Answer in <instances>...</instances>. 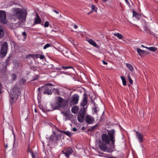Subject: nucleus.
<instances>
[{"label": "nucleus", "instance_id": "nucleus-16", "mask_svg": "<svg viewBox=\"0 0 158 158\" xmlns=\"http://www.w3.org/2000/svg\"><path fill=\"white\" fill-rule=\"evenodd\" d=\"M35 22L33 24V25H35L36 24H40V23L41 20L38 15L36 14V16L35 19Z\"/></svg>", "mask_w": 158, "mask_h": 158}, {"label": "nucleus", "instance_id": "nucleus-59", "mask_svg": "<svg viewBox=\"0 0 158 158\" xmlns=\"http://www.w3.org/2000/svg\"><path fill=\"white\" fill-rule=\"evenodd\" d=\"M84 129H85V127H82V128H81V129H82V130H84Z\"/></svg>", "mask_w": 158, "mask_h": 158}, {"label": "nucleus", "instance_id": "nucleus-33", "mask_svg": "<svg viewBox=\"0 0 158 158\" xmlns=\"http://www.w3.org/2000/svg\"><path fill=\"white\" fill-rule=\"evenodd\" d=\"M12 79L13 81L15 80L17 76L16 75L14 74H12L11 75Z\"/></svg>", "mask_w": 158, "mask_h": 158}, {"label": "nucleus", "instance_id": "nucleus-21", "mask_svg": "<svg viewBox=\"0 0 158 158\" xmlns=\"http://www.w3.org/2000/svg\"><path fill=\"white\" fill-rule=\"evenodd\" d=\"M4 35V28L0 25V38H2Z\"/></svg>", "mask_w": 158, "mask_h": 158}, {"label": "nucleus", "instance_id": "nucleus-58", "mask_svg": "<svg viewBox=\"0 0 158 158\" xmlns=\"http://www.w3.org/2000/svg\"><path fill=\"white\" fill-rule=\"evenodd\" d=\"M107 0H102V1L104 2H106Z\"/></svg>", "mask_w": 158, "mask_h": 158}, {"label": "nucleus", "instance_id": "nucleus-61", "mask_svg": "<svg viewBox=\"0 0 158 158\" xmlns=\"http://www.w3.org/2000/svg\"><path fill=\"white\" fill-rule=\"evenodd\" d=\"M34 111H35V112H37V110L35 109V110H34Z\"/></svg>", "mask_w": 158, "mask_h": 158}, {"label": "nucleus", "instance_id": "nucleus-28", "mask_svg": "<svg viewBox=\"0 0 158 158\" xmlns=\"http://www.w3.org/2000/svg\"><path fill=\"white\" fill-rule=\"evenodd\" d=\"M157 48L155 47H150L148 48V49L150 51L154 52L156 51Z\"/></svg>", "mask_w": 158, "mask_h": 158}, {"label": "nucleus", "instance_id": "nucleus-42", "mask_svg": "<svg viewBox=\"0 0 158 158\" xmlns=\"http://www.w3.org/2000/svg\"><path fill=\"white\" fill-rule=\"evenodd\" d=\"M39 58H40V59H43L45 58L44 56L43 55L39 54Z\"/></svg>", "mask_w": 158, "mask_h": 158}, {"label": "nucleus", "instance_id": "nucleus-2", "mask_svg": "<svg viewBox=\"0 0 158 158\" xmlns=\"http://www.w3.org/2000/svg\"><path fill=\"white\" fill-rule=\"evenodd\" d=\"M43 89V93L44 94L51 95L53 92V86L51 84H46L44 86L38 88L39 93H41Z\"/></svg>", "mask_w": 158, "mask_h": 158}, {"label": "nucleus", "instance_id": "nucleus-15", "mask_svg": "<svg viewBox=\"0 0 158 158\" xmlns=\"http://www.w3.org/2000/svg\"><path fill=\"white\" fill-rule=\"evenodd\" d=\"M136 136L137 137L138 139L139 140L140 143H141L143 141V136L141 132H139L138 131H136Z\"/></svg>", "mask_w": 158, "mask_h": 158}, {"label": "nucleus", "instance_id": "nucleus-31", "mask_svg": "<svg viewBox=\"0 0 158 158\" xmlns=\"http://www.w3.org/2000/svg\"><path fill=\"white\" fill-rule=\"evenodd\" d=\"M39 77V76L38 75H35L33 77V78L31 80V81H35L38 79Z\"/></svg>", "mask_w": 158, "mask_h": 158}, {"label": "nucleus", "instance_id": "nucleus-49", "mask_svg": "<svg viewBox=\"0 0 158 158\" xmlns=\"http://www.w3.org/2000/svg\"><path fill=\"white\" fill-rule=\"evenodd\" d=\"M78 27L76 25H74V28L75 29H77Z\"/></svg>", "mask_w": 158, "mask_h": 158}, {"label": "nucleus", "instance_id": "nucleus-26", "mask_svg": "<svg viewBox=\"0 0 158 158\" xmlns=\"http://www.w3.org/2000/svg\"><path fill=\"white\" fill-rule=\"evenodd\" d=\"M113 35L114 36H117L119 39H122L123 37V35L118 33H114Z\"/></svg>", "mask_w": 158, "mask_h": 158}, {"label": "nucleus", "instance_id": "nucleus-37", "mask_svg": "<svg viewBox=\"0 0 158 158\" xmlns=\"http://www.w3.org/2000/svg\"><path fill=\"white\" fill-rule=\"evenodd\" d=\"M51 46V44H47L46 45H44V49H46L47 48L50 47Z\"/></svg>", "mask_w": 158, "mask_h": 158}, {"label": "nucleus", "instance_id": "nucleus-44", "mask_svg": "<svg viewBox=\"0 0 158 158\" xmlns=\"http://www.w3.org/2000/svg\"><path fill=\"white\" fill-rule=\"evenodd\" d=\"M39 54H35L34 55V56L36 58H39Z\"/></svg>", "mask_w": 158, "mask_h": 158}, {"label": "nucleus", "instance_id": "nucleus-62", "mask_svg": "<svg viewBox=\"0 0 158 158\" xmlns=\"http://www.w3.org/2000/svg\"><path fill=\"white\" fill-rule=\"evenodd\" d=\"M141 46L142 47H143V48L145 47V46H144L143 45H142Z\"/></svg>", "mask_w": 158, "mask_h": 158}, {"label": "nucleus", "instance_id": "nucleus-13", "mask_svg": "<svg viewBox=\"0 0 158 158\" xmlns=\"http://www.w3.org/2000/svg\"><path fill=\"white\" fill-rule=\"evenodd\" d=\"M137 50L138 53L141 56L145 55L147 54H148V53H147L145 51L141 50L140 48H137Z\"/></svg>", "mask_w": 158, "mask_h": 158}, {"label": "nucleus", "instance_id": "nucleus-5", "mask_svg": "<svg viewBox=\"0 0 158 158\" xmlns=\"http://www.w3.org/2000/svg\"><path fill=\"white\" fill-rule=\"evenodd\" d=\"M8 49V44L7 42L3 43L0 51V56L2 57H4L6 55Z\"/></svg>", "mask_w": 158, "mask_h": 158}, {"label": "nucleus", "instance_id": "nucleus-22", "mask_svg": "<svg viewBox=\"0 0 158 158\" xmlns=\"http://www.w3.org/2000/svg\"><path fill=\"white\" fill-rule=\"evenodd\" d=\"M89 43L95 47H98V46L95 42L92 40L90 39L88 40Z\"/></svg>", "mask_w": 158, "mask_h": 158}, {"label": "nucleus", "instance_id": "nucleus-46", "mask_svg": "<svg viewBox=\"0 0 158 158\" xmlns=\"http://www.w3.org/2000/svg\"><path fill=\"white\" fill-rule=\"evenodd\" d=\"M77 129L75 128V127H73V131H77Z\"/></svg>", "mask_w": 158, "mask_h": 158}, {"label": "nucleus", "instance_id": "nucleus-27", "mask_svg": "<svg viewBox=\"0 0 158 158\" xmlns=\"http://www.w3.org/2000/svg\"><path fill=\"white\" fill-rule=\"evenodd\" d=\"M121 78L122 80L123 84V85L124 86H126L127 85V83L125 77H124L122 76L121 77Z\"/></svg>", "mask_w": 158, "mask_h": 158}, {"label": "nucleus", "instance_id": "nucleus-24", "mask_svg": "<svg viewBox=\"0 0 158 158\" xmlns=\"http://www.w3.org/2000/svg\"><path fill=\"white\" fill-rule=\"evenodd\" d=\"M85 107H82L81 109L80 110L79 114L83 115H85Z\"/></svg>", "mask_w": 158, "mask_h": 158}, {"label": "nucleus", "instance_id": "nucleus-55", "mask_svg": "<svg viewBox=\"0 0 158 158\" xmlns=\"http://www.w3.org/2000/svg\"><path fill=\"white\" fill-rule=\"evenodd\" d=\"M32 156L33 158H35L34 154L33 153H32Z\"/></svg>", "mask_w": 158, "mask_h": 158}, {"label": "nucleus", "instance_id": "nucleus-3", "mask_svg": "<svg viewBox=\"0 0 158 158\" xmlns=\"http://www.w3.org/2000/svg\"><path fill=\"white\" fill-rule=\"evenodd\" d=\"M15 14L12 17L15 19L18 18L21 21H25L26 15L23 14V11L19 8H15L14 10Z\"/></svg>", "mask_w": 158, "mask_h": 158}, {"label": "nucleus", "instance_id": "nucleus-39", "mask_svg": "<svg viewBox=\"0 0 158 158\" xmlns=\"http://www.w3.org/2000/svg\"><path fill=\"white\" fill-rule=\"evenodd\" d=\"M49 25V23L48 21H46L45 22L44 24V27H48Z\"/></svg>", "mask_w": 158, "mask_h": 158}, {"label": "nucleus", "instance_id": "nucleus-29", "mask_svg": "<svg viewBox=\"0 0 158 158\" xmlns=\"http://www.w3.org/2000/svg\"><path fill=\"white\" fill-rule=\"evenodd\" d=\"M142 30L144 31H145L146 32H148V28L145 26L142 27Z\"/></svg>", "mask_w": 158, "mask_h": 158}, {"label": "nucleus", "instance_id": "nucleus-7", "mask_svg": "<svg viewBox=\"0 0 158 158\" xmlns=\"http://www.w3.org/2000/svg\"><path fill=\"white\" fill-rule=\"evenodd\" d=\"M79 96L77 94L73 95L69 101V104L70 106L76 104L78 103L79 100Z\"/></svg>", "mask_w": 158, "mask_h": 158}, {"label": "nucleus", "instance_id": "nucleus-23", "mask_svg": "<svg viewBox=\"0 0 158 158\" xmlns=\"http://www.w3.org/2000/svg\"><path fill=\"white\" fill-rule=\"evenodd\" d=\"M126 66L130 71H133L134 70V68L131 64L128 63H126Z\"/></svg>", "mask_w": 158, "mask_h": 158}, {"label": "nucleus", "instance_id": "nucleus-12", "mask_svg": "<svg viewBox=\"0 0 158 158\" xmlns=\"http://www.w3.org/2000/svg\"><path fill=\"white\" fill-rule=\"evenodd\" d=\"M66 152L64 153V154L67 158H69V155L72 154L73 152V150L70 147H68L66 150Z\"/></svg>", "mask_w": 158, "mask_h": 158}, {"label": "nucleus", "instance_id": "nucleus-48", "mask_svg": "<svg viewBox=\"0 0 158 158\" xmlns=\"http://www.w3.org/2000/svg\"><path fill=\"white\" fill-rule=\"evenodd\" d=\"M10 130L12 132L13 134H14V136H15V134L14 133V130H13V128H12Z\"/></svg>", "mask_w": 158, "mask_h": 158}, {"label": "nucleus", "instance_id": "nucleus-34", "mask_svg": "<svg viewBox=\"0 0 158 158\" xmlns=\"http://www.w3.org/2000/svg\"><path fill=\"white\" fill-rule=\"evenodd\" d=\"M26 82V80L23 78H22V79H21L20 81V83L22 84H24Z\"/></svg>", "mask_w": 158, "mask_h": 158}, {"label": "nucleus", "instance_id": "nucleus-56", "mask_svg": "<svg viewBox=\"0 0 158 158\" xmlns=\"http://www.w3.org/2000/svg\"><path fill=\"white\" fill-rule=\"evenodd\" d=\"M87 131H88V132H89V131H91V130H90V128H89V129H88V130H87Z\"/></svg>", "mask_w": 158, "mask_h": 158}, {"label": "nucleus", "instance_id": "nucleus-8", "mask_svg": "<svg viewBox=\"0 0 158 158\" xmlns=\"http://www.w3.org/2000/svg\"><path fill=\"white\" fill-rule=\"evenodd\" d=\"M0 22L5 24L7 23L6 19V13L4 11L0 10Z\"/></svg>", "mask_w": 158, "mask_h": 158}, {"label": "nucleus", "instance_id": "nucleus-1", "mask_svg": "<svg viewBox=\"0 0 158 158\" xmlns=\"http://www.w3.org/2000/svg\"><path fill=\"white\" fill-rule=\"evenodd\" d=\"M108 135L106 134H103L102 135L101 138L102 140L106 144H108L110 141L111 142L113 146L114 145L115 141L114 136L115 135V131L114 129L107 131Z\"/></svg>", "mask_w": 158, "mask_h": 158}, {"label": "nucleus", "instance_id": "nucleus-57", "mask_svg": "<svg viewBox=\"0 0 158 158\" xmlns=\"http://www.w3.org/2000/svg\"><path fill=\"white\" fill-rule=\"evenodd\" d=\"M57 69L58 70H60L62 69L61 68H57Z\"/></svg>", "mask_w": 158, "mask_h": 158}, {"label": "nucleus", "instance_id": "nucleus-50", "mask_svg": "<svg viewBox=\"0 0 158 158\" xmlns=\"http://www.w3.org/2000/svg\"><path fill=\"white\" fill-rule=\"evenodd\" d=\"M136 13L134 11H133V16H135L136 15Z\"/></svg>", "mask_w": 158, "mask_h": 158}, {"label": "nucleus", "instance_id": "nucleus-18", "mask_svg": "<svg viewBox=\"0 0 158 158\" xmlns=\"http://www.w3.org/2000/svg\"><path fill=\"white\" fill-rule=\"evenodd\" d=\"M10 102L11 104H13L14 102L16 101L18 98H15V95H13L12 94L10 95Z\"/></svg>", "mask_w": 158, "mask_h": 158}, {"label": "nucleus", "instance_id": "nucleus-6", "mask_svg": "<svg viewBox=\"0 0 158 158\" xmlns=\"http://www.w3.org/2000/svg\"><path fill=\"white\" fill-rule=\"evenodd\" d=\"M99 148L103 152L109 153H111L113 151L111 148H108L106 144L103 142H102L100 143L99 145Z\"/></svg>", "mask_w": 158, "mask_h": 158}, {"label": "nucleus", "instance_id": "nucleus-4", "mask_svg": "<svg viewBox=\"0 0 158 158\" xmlns=\"http://www.w3.org/2000/svg\"><path fill=\"white\" fill-rule=\"evenodd\" d=\"M57 102L52 105V107L54 110L59 109L65 104V100L62 99L60 97H57Z\"/></svg>", "mask_w": 158, "mask_h": 158}, {"label": "nucleus", "instance_id": "nucleus-45", "mask_svg": "<svg viewBox=\"0 0 158 158\" xmlns=\"http://www.w3.org/2000/svg\"><path fill=\"white\" fill-rule=\"evenodd\" d=\"M94 112L96 113V114H97V109L95 108H94Z\"/></svg>", "mask_w": 158, "mask_h": 158}, {"label": "nucleus", "instance_id": "nucleus-43", "mask_svg": "<svg viewBox=\"0 0 158 158\" xmlns=\"http://www.w3.org/2000/svg\"><path fill=\"white\" fill-rule=\"evenodd\" d=\"M22 35H23L25 37H24V38L25 39L26 38V37L27 36V33L25 31H24L22 33Z\"/></svg>", "mask_w": 158, "mask_h": 158}, {"label": "nucleus", "instance_id": "nucleus-38", "mask_svg": "<svg viewBox=\"0 0 158 158\" xmlns=\"http://www.w3.org/2000/svg\"><path fill=\"white\" fill-rule=\"evenodd\" d=\"M63 133L68 136H70L71 135L70 132L68 131H64L63 132Z\"/></svg>", "mask_w": 158, "mask_h": 158}, {"label": "nucleus", "instance_id": "nucleus-52", "mask_svg": "<svg viewBox=\"0 0 158 158\" xmlns=\"http://www.w3.org/2000/svg\"><path fill=\"white\" fill-rule=\"evenodd\" d=\"M54 11L57 14H58L59 13L56 10H54Z\"/></svg>", "mask_w": 158, "mask_h": 158}, {"label": "nucleus", "instance_id": "nucleus-41", "mask_svg": "<svg viewBox=\"0 0 158 158\" xmlns=\"http://www.w3.org/2000/svg\"><path fill=\"white\" fill-rule=\"evenodd\" d=\"M109 155H108V154H104V156L106 157H108V158H116L115 157H113V156L109 157V156H108Z\"/></svg>", "mask_w": 158, "mask_h": 158}, {"label": "nucleus", "instance_id": "nucleus-47", "mask_svg": "<svg viewBox=\"0 0 158 158\" xmlns=\"http://www.w3.org/2000/svg\"><path fill=\"white\" fill-rule=\"evenodd\" d=\"M102 62H103V64H107V63L106 62L104 61H103Z\"/></svg>", "mask_w": 158, "mask_h": 158}, {"label": "nucleus", "instance_id": "nucleus-35", "mask_svg": "<svg viewBox=\"0 0 158 158\" xmlns=\"http://www.w3.org/2000/svg\"><path fill=\"white\" fill-rule=\"evenodd\" d=\"M62 68H64L65 69H74V68L72 66H62L61 67Z\"/></svg>", "mask_w": 158, "mask_h": 158}, {"label": "nucleus", "instance_id": "nucleus-60", "mask_svg": "<svg viewBox=\"0 0 158 158\" xmlns=\"http://www.w3.org/2000/svg\"><path fill=\"white\" fill-rule=\"evenodd\" d=\"M2 86L1 84L0 85V88H1V90H2Z\"/></svg>", "mask_w": 158, "mask_h": 158}, {"label": "nucleus", "instance_id": "nucleus-54", "mask_svg": "<svg viewBox=\"0 0 158 158\" xmlns=\"http://www.w3.org/2000/svg\"><path fill=\"white\" fill-rule=\"evenodd\" d=\"M5 148H7V147H8V145H7V144H5Z\"/></svg>", "mask_w": 158, "mask_h": 158}, {"label": "nucleus", "instance_id": "nucleus-32", "mask_svg": "<svg viewBox=\"0 0 158 158\" xmlns=\"http://www.w3.org/2000/svg\"><path fill=\"white\" fill-rule=\"evenodd\" d=\"M98 124H97L96 125H95V126H92V127L90 129L91 130V132H92L94 130V129H95V128L97 127L98 126Z\"/></svg>", "mask_w": 158, "mask_h": 158}, {"label": "nucleus", "instance_id": "nucleus-64", "mask_svg": "<svg viewBox=\"0 0 158 158\" xmlns=\"http://www.w3.org/2000/svg\"><path fill=\"white\" fill-rule=\"evenodd\" d=\"M92 12H91V11L89 13H88V15L89 14H90Z\"/></svg>", "mask_w": 158, "mask_h": 158}, {"label": "nucleus", "instance_id": "nucleus-63", "mask_svg": "<svg viewBox=\"0 0 158 158\" xmlns=\"http://www.w3.org/2000/svg\"><path fill=\"white\" fill-rule=\"evenodd\" d=\"M65 152H64L63 151H62V153H63L64 154V153H65Z\"/></svg>", "mask_w": 158, "mask_h": 158}, {"label": "nucleus", "instance_id": "nucleus-20", "mask_svg": "<svg viewBox=\"0 0 158 158\" xmlns=\"http://www.w3.org/2000/svg\"><path fill=\"white\" fill-rule=\"evenodd\" d=\"M78 107L77 106H75L73 107L71 109L72 112L74 114L77 113L78 112Z\"/></svg>", "mask_w": 158, "mask_h": 158}, {"label": "nucleus", "instance_id": "nucleus-25", "mask_svg": "<svg viewBox=\"0 0 158 158\" xmlns=\"http://www.w3.org/2000/svg\"><path fill=\"white\" fill-rule=\"evenodd\" d=\"M63 54L65 56L68 58H70L72 55L70 51H66L65 53L63 52Z\"/></svg>", "mask_w": 158, "mask_h": 158}, {"label": "nucleus", "instance_id": "nucleus-17", "mask_svg": "<svg viewBox=\"0 0 158 158\" xmlns=\"http://www.w3.org/2000/svg\"><path fill=\"white\" fill-rule=\"evenodd\" d=\"M85 115L79 114L77 117V119L78 121L81 123H82L84 120Z\"/></svg>", "mask_w": 158, "mask_h": 158}, {"label": "nucleus", "instance_id": "nucleus-30", "mask_svg": "<svg viewBox=\"0 0 158 158\" xmlns=\"http://www.w3.org/2000/svg\"><path fill=\"white\" fill-rule=\"evenodd\" d=\"M53 92H54L55 94H56L57 95H59L60 93L59 90L56 89H54L53 87Z\"/></svg>", "mask_w": 158, "mask_h": 158}, {"label": "nucleus", "instance_id": "nucleus-9", "mask_svg": "<svg viewBox=\"0 0 158 158\" xmlns=\"http://www.w3.org/2000/svg\"><path fill=\"white\" fill-rule=\"evenodd\" d=\"M20 90L19 88L17 87H15L13 89V91L12 94L14 95H15V98H18L20 94Z\"/></svg>", "mask_w": 158, "mask_h": 158}, {"label": "nucleus", "instance_id": "nucleus-19", "mask_svg": "<svg viewBox=\"0 0 158 158\" xmlns=\"http://www.w3.org/2000/svg\"><path fill=\"white\" fill-rule=\"evenodd\" d=\"M62 113H63L64 116L65 117V120H68L70 119L72 117V116L70 115L69 114L66 112H62Z\"/></svg>", "mask_w": 158, "mask_h": 158}, {"label": "nucleus", "instance_id": "nucleus-14", "mask_svg": "<svg viewBox=\"0 0 158 158\" xmlns=\"http://www.w3.org/2000/svg\"><path fill=\"white\" fill-rule=\"evenodd\" d=\"M87 103V95L86 94H84V98L82 101V102L81 103V105L84 106L86 105Z\"/></svg>", "mask_w": 158, "mask_h": 158}, {"label": "nucleus", "instance_id": "nucleus-11", "mask_svg": "<svg viewBox=\"0 0 158 158\" xmlns=\"http://www.w3.org/2000/svg\"><path fill=\"white\" fill-rule=\"evenodd\" d=\"M59 135H57L56 132H54L53 135H51L49 137V140L52 142H53L55 140H59Z\"/></svg>", "mask_w": 158, "mask_h": 158}, {"label": "nucleus", "instance_id": "nucleus-10", "mask_svg": "<svg viewBox=\"0 0 158 158\" xmlns=\"http://www.w3.org/2000/svg\"><path fill=\"white\" fill-rule=\"evenodd\" d=\"M85 120L86 123L89 124L93 123L94 121V117L91 116L87 114L85 116Z\"/></svg>", "mask_w": 158, "mask_h": 158}, {"label": "nucleus", "instance_id": "nucleus-36", "mask_svg": "<svg viewBox=\"0 0 158 158\" xmlns=\"http://www.w3.org/2000/svg\"><path fill=\"white\" fill-rule=\"evenodd\" d=\"M128 80H129V81L130 83L131 84H132L133 83V81L129 75L128 76Z\"/></svg>", "mask_w": 158, "mask_h": 158}, {"label": "nucleus", "instance_id": "nucleus-51", "mask_svg": "<svg viewBox=\"0 0 158 158\" xmlns=\"http://www.w3.org/2000/svg\"><path fill=\"white\" fill-rule=\"evenodd\" d=\"M125 1L127 4H129V2L128 0H125Z\"/></svg>", "mask_w": 158, "mask_h": 158}, {"label": "nucleus", "instance_id": "nucleus-40", "mask_svg": "<svg viewBox=\"0 0 158 158\" xmlns=\"http://www.w3.org/2000/svg\"><path fill=\"white\" fill-rule=\"evenodd\" d=\"M92 10L91 12H93L95 8V6L94 5H93L91 6Z\"/></svg>", "mask_w": 158, "mask_h": 158}, {"label": "nucleus", "instance_id": "nucleus-53", "mask_svg": "<svg viewBox=\"0 0 158 158\" xmlns=\"http://www.w3.org/2000/svg\"><path fill=\"white\" fill-rule=\"evenodd\" d=\"M59 131L60 132V133H62V132H63H63L64 131H62V130H59Z\"/></svg>", "mask_w": 158, "mask_h": 158}]
</instances>
